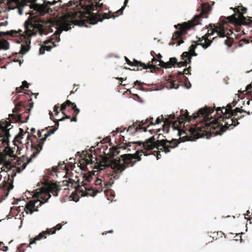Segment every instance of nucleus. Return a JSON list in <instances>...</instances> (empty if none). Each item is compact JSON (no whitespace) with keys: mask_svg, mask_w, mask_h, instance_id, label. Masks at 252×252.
<instances>
[{"mask_svg":"<svg viewBox=\"0 0 252 252\" xmlns=\"http://www.w3.org/2000/svg\"><path fill=\"white\" fill-rule=\"evenodd\" d=\"M104 0H80L79 3L76 0H70L67 3L61 6V9L67 11L69 8H73L80 6L84 11H73L66 12L60 20L61 30H58L55 35L57 42L60 41V34L64 30L68 31L71 29V26L88 27V25L95 24L98 21L102 22L105 19L115 18L118 15H115L111 11L103 12L107 8L103 4Z\"/></svg>","mask_w":252,"mask_h":252,"instance_id":"nucleus-1","label":"nucleus"},{"mask_svg":"<svg viewBox=\"0 0 252 252\" xmlns=\"http://www.w3.org/2000/svg\"><path fill=\"white\" fill-rule=\"evenodd\" d=\"M160 134H159L157 138L153 136L146 140L145 142L137 141L128 142L126 146H124V149L131 146V144H136L135 155L131 154H124L119 158H140L141 156H150L153 155L156 158H159L161 155V152L167 153L170 151V149L176 147L178 143L176 140L168 141L166 139L159 140Z\"/></svg>","mask_w":252,"mask_h":252,"instance_id":"nucleus-2","label":"nucleus"},{"mask_svg":"<svg viewBox=\"0 0 252 252\" xmlns=\"http://www.w3.org/2000/svg\"><path fill=\"white\" fill-rule=\"evenodd\" d=\"M200 8V13L195 15L192 20L174 25V27L177 30L173 33L172 41L169 45H173L177 44V45H180L183 43L184 40L182 36L187 34L188 32L193 29L195 26L200 24L201 18L208 17L209 13L211 10L210 5L209 4L202 3Z\"/></svg>","mask_w":252,"mask_h":252,"instance_id":"nucleus-3","label":"nucleus"},{"mask_svg":"<svg viewBox=\"0 0 252 252\" xmlns=\"http://www.w3.org/2000/svg\"><path fill=\"white\" fill-rule=\"evenodd\" d=\"M61 190L60 186L56 183H49L47 187H42L40 189H36L31 195L34 199L26 203L25 211L27 214H32L34 211H38V208L41 205L48 201L51 197L50 193L53 195L57 196L58 192Z\"/></svg>","mask_w":252,"mask_h":252,"instance_id":"nucleus-4","label":"nucleus"},{"mask_svg":"<svg viewBox=\"0 0 252 252\" xmlns=\"http://www.w3.org/2000/svg\"><path fill=\"white\" fill-rule=\"evenodd\" d=\"M87 162L91 160L94 163L93 168L98 170H102L106 167L110 166L114 172H122L126 167L132 166L135 163L141 160V158H81Z\"/></svg>","mask_w":252,"mask_h":252,"instance_id":"nucleus-5","label":"nucleus"},{"mask_svg":"<svg viewBox=\"0 0 252 252\" xmlns=\"http://www.w3.org/2000/svg\"><path fill=\"white\" fill-rule=\"evenodd\" d=\"M216 111L217 117L215 119L208 122L207 125L213 129L218 128L219 130L215 131L217 135H221L226 130L233 129L239 124L238 120L242 118V116L235 118V115H225L220 107H217Z\"/></svg>","mask_w":252,"mask_h":252,"instance_id":"nucleus-6","label":"nucleus"},{"mask_svg":"<svg viewBox=\"0 0 252 252\" xmlns=\"http://www.w3.org/2000/svg\"><path fill=\"white\" fill-rule=\"evenodd\" d=\"M50 24L51 22L48 20L45 21L39 19L37 21V23H35V21L33 23L32 21L28 19L25 23V35L24 37H26V36L30 37L36 34L37 32H39L41 35L47 34L51 29ZM30 43L31 40L28 38L26 40L25 44L21 45V54H24L29 50Z\"/></svg>","mask_w":252,"mask_h":252,"instance_id":"nucleus-7","label":"nucleus"},{"mask_svg":"<svg viewBox=\"0 0 252 252\" xmlns=\"http://www.w3.org/2000/svg\"><path fill=\"white\" fill-rule=\"evenodd\" d=\"M11 125L9 121L0 122V158H6L9 156L10 158H20L14 154V151L9 146V137L10 136L9 128ZM20 158H25L24 155Z\"/></svg>","mask_w":252,"mask_h":252,"instance_id":"nucleus-8","label":"nucleus"},{"mask_svg":"<svg viewBox=\"0 0 252 252\" xmlns=\"http://www.w3.org/2000/svg\"><path fill=\"white\" fill-rule=\"evenodd\" d=\"M33 106V102L29 103L26 101H21L15 104V108L13 109L14 114L9 115V116L14 120L15 122L25 123L29 119L30 112Z\"/></svg>","mask_w":252,"mask_h":252,"instance_id":"nucleus-9","label":"nucleus"},{"mask_svg":"<svg viewBox=\"0 0 252 252\" xmlns=\"http://www.w3.org/2000/svg\"><path fill=\"white\" fill-rule=\"evenodd\" d=\"M234 13L227 17L228 22L236 27L242 25L252 27V17H245L244 14L247 12V9L242 5H239L234 8H232ZM252 38V37H251Z\"/></svg>","mask_w":252,"mask_h":252,"instance_id":"nucleus-10","label":"nucleus"},{"mask_svg":"<svg viewBox=\"0 0 252 252\" xmlns=\"http://www.w3.org/2000/svg\"><path fill=\"white\" fill-rule=\"evenodd\" d=\"M226 18L227 17L221 16L220 17V23H217L216 25H209L210 29L208 30V32L205 34L206 43L202 44L203 48L206 49L211 45L212 40L209 39L208 37L212 35L214 32H217L218 36L221 38L226 36L224 25L227 24H231L228 22Z\"/></svg>","mask_w":252,"mask_h":252,"instance_id":"nucleus-11","label":"nucleus"},{"mask_svg":"<svg viewBox=\"0 0 252 252\" xmlns=\"http://www.w3.org/2000/svg\"><path fill=\"white\" fill-rule=\"evenodd\" d=\"M119 148L117 147H113L109 149L108 151L107 152V149L103 153L105 156L103 155H98V151H96L94 147H91L90 149H86L85 150L82 151L81 153L80 152L76 153V157L79 158H114L115 156H117L119 153Z\"/></svg>","mask_w":252,"mask_h":252,"instance_id":"nucleus-12","label":"nucleus"},{"mask_svg":"<svg viewBox=\"0 0 252 252\" xmlns=\"http://www.w3.org/2000/svg\"><path fill=\"white\" fill-rule=\"evenodd\" d=\"M7 158H0V168L2 170H16L18 172L24 170L27 164L32 161V158H28L29 160L25 161V158H11V160H7Z\"/></svg>","mask_w":252,"mask_h":252,"instance_id":"nucleus-13","label":"nucleus"},{"mask_svg":"<svg viewBox=\"0 0 252 252\" xmlns=\"http://www.w3.org/2000/svg\"><path fill=\"white\" fill-rule=\"evenodd\" d=\"M214 111V108L206 107L200 109L197 113H195L193 114L192 116H190L189 114L188 111L186 110L184 114H181L178 118V122L180 124H181L185 121L190 122L192 120H195L199 117L200 115H201L202 117V120L205 121V125H207V120L209 118V116Z\"/></svg>","mask_w":252,"mask_h":252,"instance_id":"nucleus-14","label":"nucleus"},{"mask_svg":"<svg viewBox=\"0 0 252 252\" xmlns=\"http://www.w3.org/2000/svg\"><path fill=\"white\" fill-rule=\"evenodd\" d=\"M62 0H53L52 2L44 0L42 4H35L33 5V8L39 11V14L41 15H44L46 13L50 14V15H54L55 12L58 11L60 8H61V3L59 5L54 7L53 8L50 7L51 5L56 4L57 2L61 3Z\"/></svg>","mask_w":252,"mask_h":252,"instance_id":"nucleus-15","label":"nucleus"},{"mask_svg":"<svg viewBox=\"0 0 252 252\" xmlns=\"http://www.w3.org/2000/svg\"><path fill=\"white\" fill-rule=\"evenodd\" d=\"M126 62V63L132 66H135L136 67V69L133 68L132 69H131L130 68H128V69L132 70L133 71H138V70H142L143 69H148L150 68L151 69V72H153V70H158L159 68L158 67H157L155 65H154L153 64H151L150 63L148 64H145L143 63H142L140 61H138L135 59H133V61H130L126 57H125Z\"/></svg>","mask_w":252,"mask_h":252,"instance_id":"nucleus-16","label":"nucleus"},{"mask_svg":"<svg viewBox=\"0 0 252 252\" xmlns=\"http://www.w3.org/2000/svg\"><path fill=\"white\" fill-rule=\"evenodd\" d=\"M70 116H68V115H65V117H63V118H62L60 119H58V120L56 119L55 120H53L55 123L54 127L52 129H51L49 130H48L47 131V133L45 134L44 137L43 138L40 139L41 141H42V142H40V143L39 144H37L36 150H37V151L38 153L42 149V145H43L44 141L46 139V138L49 136H50L51 134L54 133V132L58 129L59 126V121H63L66 119H70Z\"/></svg>","mask_w":252,"mask_h":252,"instance_id":"nucleus-17","label":"nucleus"},{"mask_svg":"<svg viewBox=\"0 0 252 252\" xmlns=\"http://www.w3.org/2000/svg\"><path fill=\"white\" fill-rule=\"evenodd\" d=\"M236 104L237 101L233 100L232 102L227 104L225 107L222 106L221 108L226 115H237V113L241 114L242 112H246L245 110L238 107L233 109L232 108L236 105Z\"/></svg>","mask_w":252,"mask_h":252,"instance_id":"nucleus-18","label":"nucleus"},{"mask_svg":"<svg viewBox=\"0 0 252 252\" xmlns=\"http://www.w3.org/2000/svg\"><path fill=\"white\" fill-rule=\"evenodd\" d=\"M54 229L53 231H52L51 229H47L46 231H43L41 233H39V234L36 236L33 240H31L30 242V244H33L35 243L36 240H40L43 237H44L45 234H51L55 233L57 230H60L62 228V225L60 224H57L56 227H53Z\"/></svg>","mask_w":252,"mask_h":252,"instance_id":"nucleus-19","label":"nucleus"},{"mask_svg":"<svg viewBox=\"0 0 252 252\" xmlns=\"http://www.w3.org/2000/svg\"><path fill=\"white\" fill-rule=\"evenodd\" d=\"M137 123H136V122L133 123L131 126H129L128 127H125L124 129L120 131V132H123L125 130H126V131L129 132L130 134H134L136 132L140 131L139 126H137ZM117 131L119 132L118 128H117Z\"/></svg>","mask_w":252,"mask_h":252,"instance_id":"nucleus-20","label":"nucleus"},{"mask_svg":"<svg viewBox=\"0 0 252 252\" xmlns=\"http://www.w3.org/2000/svg\"><path fill=\"white\" fill-rule=\"evenodd\" d=\"M60 169L68 171V169H67V166L64 163V161H63L62 163H59L57 166H53L52 167V170L50 171L51 173L52 174V173H56L58 172Z\"/></svg>","mask_w":252,"mask_h":252,"instance_id":"nucleus-21","label":"nucleus"},{"mask_svg":"<svg viewBox=\"0 0 252 252\" xmlns=\"http://www.w3.org/2000/svg\"><path fill=\"white\" fill-rule=\"evenodd\" d=\"M12 1L15 2H19L20 1H21V3L25 5H28V3H31V8L33 9L34 10H36L37 12H38L39 13V11L36 9H35L33 5L35 4V2L37 0H11Z\"/></svg>","mask_w":252,"mask_h":252,"instance_id":"nucleus-22","label":"nucleus"},{"mask_svg":"<svg viewBox=\"0 0 252 252\" xmlns=\"http://www.w3.org/2000/svg\"><path fill=\"white\" fill-rule=\"evenodd\" d=\"M19 133L15 137L13 141L15 145H17L16 143H22V142H20L19 140L20 139L23 138V136L25 133V132L24 131L23 129L21 128H19Z\"/></svg>","mask_w":252,"mask_h":252,"instance_id":"nucleus-23","label":"nucleus"},{"mask_svg":"<svg viewBox=\"0 0 252 252\" xmlns=\"http://www.w3.org/2000/svg\"><path fill=\"white\" fill-rule=\"evenodd\" d=\"M85 189H86V192L84 193V195H90L91 196H94L97 193L102 191V189H101L100 190L97 189L96 190L94 191L92 188H89V189L85 188Z\"/></svg>","mask_w":252,"mask_h":252,"instance_id":"nucleus-24","label":"nucleus"},{"mask_svg":"<svg viewBox=\"0 0 252 252\" xmlns=\"http://www.w3.org/2000/svg\"><path fill=\"white\" fill-rule=\"evenodd\" d=\"M70 104H71V101L69 100H67L61 105L60 110H61L62 113L64 115V117H65V115H66L64 113L63 111L66 109L67 107H69L70 106Z\"/></svg>","mask_w":252,"mask_h":252,"instance_id":"nucleus-25","label":"nucleus"},{"mask_svg":"<svg viewBox=\"0 0 252 252\" xmlns=\"http://www.w3.org/2000/svg\"><path fill=\"white\" fill-rule=\"evenodd\" d=\"M29 85V83L26 81H23L22 85L20 87L16 89V95L21 93V90L24 89V88H28Z\"/></svg>","mask_w":252,"mask_h":252,"instance_id":"nucleus-26","label":"nucleus"},{"mask_svg":"<svg viewBox=\"0 0 252 252\" xmlns=\"http://www.w3.org/2000/svg\"><path fill=\"white\" fill-rule=\"evenodd\" d=\"M9 42L6 40L0 41V49L7 50L9 49Z\"/></svg>","mask_w":252,"mask_h":252,"instance_id":"nucleus-27","label":"nucleus"},{"mask_svg":"<svg viewBox=\"0 0 252 252\" xmlns=\"http://www.w3.org/2000/svg\"><path fill=\"white\" fill-rule=\"evenodd\" d=\"M136 123H137V126H139L140 131L141 130H143V131L145 132L147 131V127L149 126V125H148L147 126H144L145 124L144 123V120L141 121H136Z\"/></svg>","mask_w":252,"mask_h":252,"instance_id":"nucleus-28","label":"nucleus"},{"mask_svg":"<svg viewBox=\"0 0 252 252\" xmlns=\"http://www.w3.org/2000/svg\"><path fill=\"white\" fill-rule=\"evenodd\" d=\"M22 31L21 30H19L18 31L11 30L10 31H8L7 32V34L11 36H17L19 35L21 36H23V34L21 33Z\"/></svg>","mask_w":252,"mask_h":252,"instance_id":"nucleus-29","label":"nucleus"},{"mask_svg":"<svg viewBox=\"0 0 252 252\" xmlns=\"http://www.w3.org/2000/svg\"><path fill=\"white\" fill-rule=\"evenodd\" d=\"M95 171H92L91 172H90L88 174H85L84 176V178L86 181H87L88 182H90L91 181L93 178V176L94 175Z\"/></svg>","mask_w":252,"mask_h":252,"instance_id":"nucleus-30","label":"nucleus"},{"mask_svg":"<svg viewBox=\"0 0 252 252\" xmlns=\"http://www.w3.org/2000/svg\"><path fill=\"white\" fill-rule=\"evenodd\" d=\"M198 44L197 43L192 44L189 47V52L191 54V56H197V54L195 52V50L197 47Z\"/></svg>","mask_w":252,"mask_h":252,"instance_id":"nucleus-31","label":"nucleus"},{"mask_svg":"<svg viewBox=\"0 0 252 252\" xmlns=\"http://www.w3.org/2000/svg\"><path fill=\"white\" fill-rule=\"evenodd\" d=\"M161 119L159 117H158L156 120L155 122H153V120H152L149 124V125H155L156 124H158L161 123V121L164 122V120L165 118H163L162 115L161 116Z\"/></svg>","mask_w":252,"mask_h":252,"instance_id":"nucleus-32","label":"nucleus"},{"mask_svg":"<svg viewBox=\"0 0 252 252\" xmlns=\"http://www.w3.org/2000/svg\"><path fill=\"white\" fill-rule=\"evenodd\" d=\"M169 78H170V80H171V88H174V89H178L179 87V85L178 84L175 83V81L173 80V76L172 75H169Z\"/></svg>","mask_w":252,"mask_h":252,"instance_id":"nucleus-33","label":"nucleus"},{"mask_svg":"<svg viewBox=\"0 0 252 252\" xmlns=\"http://www.w3.org/2000/svg\"><path fill=\"white\" fill-rule=\"evenodd\" d=\"M175 118H176V116H175V114L170 115L168 116V118H165V119L164 120V124H170L171 123V122H170L169 120H174L175 119Z\"/></svg>","mask_w":252,"mask_h":252,"instance_id":"nucleus-34","label":"nucleus"},{"mask_svg":"<svg viewBox=\"0 0 252 252\" xmlns=\"http://www.w3.org/2000/svg\"><path fill=\"white\" fill-rule=\"evenodd\" d=\"M73 115L74 117L72 118H70L69 119L71 120V121L72 122H77V116L80 112V110L77 108V109H75L74 111H73Z\"/></svg>","mask_w":252,"mask_h":252,"instance_id":"nucleus-35","label":"nucleus"},{"mask_svg":"<svg viewBox=\"0 0 252 252\" xmlns=\"http://www.w3.org/2000/svg\"><path fill=\"white\" fill-rule=\"evenodd\" d=\"M128 0H125L124 1V5L121 8H120L119 10L117 11L116 13L118 14L119 15H121L123 14V11L125 8L126 6L127 5V3L128 2Z\"/></svg>","mask_w":252,"mask_h":252,"instance_id":"nucleus-36","label":"nucleus"},{"mask_svg":"<svg viewBox=\"0 0 252 252\" xmlns=\"http://www.w3.org/2000/svg\"><path fill=\"white\" fill-rule=\"evenodd\" d=\"M226 39L224 40V43L225 45L228 46V47H230L232 44L233 41V39L231 38H230L228 36H226Z\"/></svg>","mask_w":252,"mask_h":252,"instance_id":"nucleus-37","label":"nucleus"},{"mask_svg":"<svg viewBox=\"0 0 252 252\" xmlns=\"http://www.w3.org/2000/svg\"><path fill=\"white\" fill-rule=\"evenodd\" d=\"M252 84H249L246 87V89L244 91H243V92H241V91H239V92H241V93H243L244 92H247L246 93H248V94H252Z\"/></svg>","mask_w":252,"mask_h":252,"instance_id":"nucleus-38","label":"nucleus"},{"mask_svg":"<svg viewBox=\"0 0 252 252\" xmlns=\"http://www.w3.org/2000/svg\"><path fill=\"white\" fill-rule=\"evenodd\" d=\"M191 54L189 52H184L181 55V58L183 60H186L187 59L190 57Z\"/></svg>","mask_w":252,"mask_h":252,"instance_id":"nucleus-39","label":"nucleus"},{"mask_svg":"<svg viewBox=\"0 0 252 252\" xmlns=\"http://www.w3.org/2000/svg\"><path fill=\"white\" fill-rule=\"evenodd\" d=\"M205 39H206V38H205V36L204 35L201 38H199L198 40V43L197 44H198V45H199L202 46V44L206 43V41H205Z\"/></svg>","mask_w":252,"mask_h":252,"instance_id":"nucleus-40","label":"nucleus"},{"mask_svg":"<svg viewBox=\"0 0 252 252\" xmlns=\"http://www.w3.org/2000/svg\"><path fill=\"white\" fill-rule=\"evenodd\" d=\"M169 63L171 64V66H174L175 64H177V60L176 58H171L169 59Z\"/></svg>","mask_w":252,"mask_h":252,"instance_id":"nucleus-41","label":"nucleus"},{"mask_svg":"<svg viewBox=\"0 0 252 252\" xmlns=\"http://www.w3.org/2000/svg\"><path fill=\"white\" fill-rule=\"evenodd\" d=\"M60 107L57 105H55L54 106L53 108V111L55 112V116L58 115L60 111H61V110H60Z\"/></svg>","mask_w":252,"mask_h":252,"instance_id":"nucleus-42","label":"nucleus"},{"mask_svg":"<svg viewBox=\"0 0 252 252\" xmlns=\"http://www.w3.org/2000/svg\"><path fill=\"white\" fill-rule=\"evenodd\" d=\"M37 135H38V138L36 139L37 141L38 142L37 144H39L40 142H42V141H41L40 139H42L41 138V132L40 130H38L37 131Z\"/></svg>","mask_w":252,"mask_h":252,"instance_id":"nucleus-43","label":"nucleus"},{"mask_svg":"<svg viewBox=\"0 0 252 252\" xmlns=\"http://www.w3.org/2000/svg\"><path fill=\"white\" fill-rule=\"evenodd\" d=\"M177 66L179 67H182V66H187V62L184 61H182L180 62H177Z\"/></svg>","mask_w":252,"mask_h":252,"instance_id":"nucleus-44","label":"nucleus"},{"mask_svg":"<svg viewBox=\"0 0 252 252\" xmlns=\"http://www.w3.org/2000/svg\"><path fill=\"white\" fill-rule=\"evenodd\" d=\"M191 67L189 66L188 68H185L183 70L184 74L189 75L190 74Z\"/></svg>","mask_w":252,"mask_h":252,"instance_id":"nucleus-45","label":"nucleus"},{"mask_svg":"<svg viewBox=\"0 0 252 252\" xmlns=\"http://www.w3.org/2000/svg\"><path fill=\"white\" fill-rule=\"evenodd\" d=\"M113 184V182L111 183H108L107 182H104V183H103L104 187V188H105L106 189H109L112 186Z\"/></svg>","mask_w":252,"mask_h":252,"instance_id":"nucleus-46","label":"nucleus"},{"mask_svg":"<svg viewBox=\"0 0 252 252\" xmlns=\"http://www.w3.org/2000/svg\"><path fill=\"white\" fill-rule=\"evenodd\" d=\"M95 184L96 185H101L102 186V180L100 179L97 178L95 181Z\"/></svg>","mask_w":252,"mask_h":252,"instance_id":"nucleus-47","label":"nucleus"},{"mask_svg":"<svg viewBox=\"0 0 252 252\" xmlns=\"http://www.w3.org/2000/svg\"><path fill=\"white\" fill-rule=\"evenodd\" d=\"M184 74L183 71V72L179 71V72H177V73L176 77H177V79H181V75H184Z\"/></svg>","mask_w":252,"mask_h":252,"instance_id":"nucleus-48","label":"nucleus"},{"mask_svg":"<svg viewBox=\"0 0 252 252\" xmlns=\"http://www.w3.org/2000/svg\"><path fill=\"white\" fill-rule=\"evenodd\" d=\"M170 63L169 62H165V65L164 66V68H171L172 66L171 65Z\"/></svg>","mask_w":252,"mask_h":252,"instance_id":"nucleus-49","label":"nucleus"},{"mask_svg":"<svg viewBox=\"0 0 252 252\" xmlns=\"http://www.w3.org/2000/svg\"><path fill=\"white\" fill-rule=\"evenodd\" d=\"M43 47L44 48V49H43V50H46L47 51H49L51 50V49H52V46H47V45H44L43 46Z\"/></svg>","mask_w":252,"mask_h":252,"instance_id":"nucleus-50","label":"nucleus"},{"mask_svg":"<svg viewBox=\"0 0 252 252\" xmlns=\"http://www.w3.org/2000/svg\"><path fill=\"white\" fill-rule=\"evenodd\" d=\"M31 132L32 133V135L31 136L34 137L35 139H37L36 136L33 134L35 132V129L34 128H32L31 129Z\"/></svg>","mask_w":252,"mask_h":252,"instance_id":"nucleus-51","label":"nucleus"},{"mask_svg":"<svg viewBox=\"0 0 252 252\" xmlns=\"http://www.w3.org/2000/svg\"><path fill=\"white\" fill-rule=\"evenodd\" d=\"M183 77L184 78V79L185 80V81H188L189 82V86H187V84H186L185 85V86H186V87L187 88L189 89V88L191 87V84H190V83H189V82L188 81V78L187 77H186V76H183Z\"/></svg>","mask_w":252,"mask_h":252,"instance_id":"nucleus-52","label":"nucleus"},{"mask_svg":"<svg viewBox=\"0 0 252 252\" xmlns=\"http://www.w3.org/2000/svg\"><path fill=\"white\" fill-rule=\"evenodd\" d=\"M72 107V109L74 111L75 109H77L78 108L76 106V105L75 104V103L72 102L71 104H70V106Z\"/></svg>","mask_w":252,"mask_h":252,"instance_id":"nucleus-53","label":"nucleus"},{"mask_svg":"<svg viewBox=\"0 0 252 252\" xmlns=\"http://www.w3.org/2000/svg\"><path fill=\"white\" fill-rule=\"evenodd\" d=\"M152 120H153V118H150L149 119H148V118H147V119H146L145 120H144V123H145V125H146V124H147L148 123H150V122H151V121Z\"/></svg>","mask_w":252,"mask_h":252,"instance_id":"nucleus-54","label":"nucleus"},{"mask_svg":"<svg viewBox=\"0 0 252 252\" xmlns=\"http://www.w3.org/2000/svg\"><path fill=\"white\" fill-rule=\"evenodd\" d=\"M134 84L135 85H138V86H142L143 84H144V83H141L140 81L137 80V81L134 82Z\"/></svg>","mask_w":252,"mask_h":252,"instance_id":"nucleus-55","label":"nucleus"},{"mask_svg":"<svg viewBox=\"0 0 252 252\" xmlns=\"http://www.w3.org/2000/svg\"><path fill=\"white\" fill-rule=\"evenodd\" d=\"M158 62L159 63V65L161 67H162L164 68V65H165V62H164L163 61H161V60L158 61Z\"/></svg>","mask_w":252,"mask_h":252,"instance_id":"nucleus-56","label":"nucleus"},{"mask_svg":"<svg viewBox=\"0 0 252 252\" xmlns=\"http://www.w3.org/2000/svg\"><path fill=\"white\" fill-rule=\"evenodd\" d=\"M191 57L192 56H190V57H189V58H188V59H187L185 61V62H187V65L188 64H189L190 63H191Z\"/></svg>","mask_w":252,"mask_h":252,"instance_id":"nucleus-57","label":"nucleus"},{"mask_svg":"<svg viewBox=\"0 0 252 252\" xmlns=\"http://www.w3.org/2000/svg\"><path fill=\"white\" fill-rule=\"evenodd\" d=\"M44 49L43 46H42L39 49V54H43L44 53L45 50H43Z\"/></svg>","mask_w":252,"mask_h":252,"instance_id":"nucleus-58","label":"nucleus"},{"mask_svg":"<svg viewBox=\"0 0 252 252\" xmlns=\"http://www.w3.org/2000/svg\"><path fill=\"white\" fill-rule=\"evenodd\" d=\"M25 94H26L25 93L24 94H20V95H18L16 98L14 100V101H15L16 100H18V99H20L21 98L22 96H25Z\"/></svg>","mask_w":252,"mask_h":252,"instance_id":"nucleus-59","label":"nucleus"},{"mask_svg":"<svg viewBox=\"0 0 252 252\" xmlns=\"http://www.w3.org/2000/svg\"><path fill=\"white\" fill-rule=\"evenodd\" d=\"M152 62L153 63H157L158 62V60L156 59H155V57H154V58L152 59Z\"/></svg>","mask_w":252,"mask_h":252,"instance_id":"nucleus-60","label":"nucleus"},{"mask_svg":"<svg viewBox=\"0 0 252 252\" xmlns=\"http://www.w3.org/2000/svg\"><path fill=\"white\" fill-rule=\"evenodd\" d=\"M77 90V89H75V87L73 88V90L70 92V94H74L75 92H76Z\"/></svg>","mask_w":252,"mask_h":252,"instance_id":"nucleus-61","label":"nucleus"},{"mask_svg":"<svg viewBox=\"0 0 252 252\" xmlns=\"http://www.w3.org/2000/svg\"><path fill=\"white\" fill-rule=\"evenodd\" d=\"M119 177H120V175L119 174H116L114 176L113 178L115 180H117L119 178Z\"/></svg>","mask_w":252,"mask_h":252,"instance_id":"nucleus-62","label":"nucleus"},{"mask_svg":"<svg viewBox=\"0 0 252 252\" xmlns=\"http://www.w3.org/2000/svg\"><path fill=\"white\" fill-rule=\"evenodd\" d=\"M49 114V115H50V119L51 120H53L52 119V118L53 117V113L51 111H50Z\"/></svg>","mask_w":252,"mask_h":252,"instance_id":"nucleus-63","label":"nucleus"},{"mask_svg":"<svg viewBox=\"0 0 252 252\" xmlns=\"http://www.w3.org/2000/svg\"><path fill=\"white\" fill-rule=\"evenodd\" d=\"M151 56H152L153 57V58L154 57L155 55H156L157 54H156V53L154 51H152L151 52Z\"/></svg>","mask_w":252,"mask_h":252,"instance_id":"nucleus-64","label":"nucleus"}]
</instances>
